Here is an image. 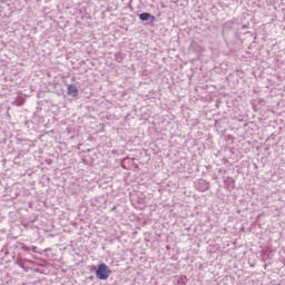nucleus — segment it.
Here are the masks:
<instances>
[{
  "label": "nucleus",
  "mask_w": 285,
  "mask_h": 285,
  "mask_svg": "<svg viewBox=\"0 0 285 285\" xmlns=\"http://www.w3.org/2000/svg\"><path fill=\"white\" fill-rule=\"evenodd\" d=\"M91 271H96V277L101 282H106V279H108V277L112 275V271L110 269V267H108V265H106V263H101L100 265H98V268L92 265Z\"/></svg>",
  "instance_id": "obj_1"
},
{
  "label": "nucleus",
  "mask_w": 285,
  "mask_h": 285,
  "mask_svg": "<svg viewBox=\"0 0 285 285\" xmlns=\"http://www.w3.org/2000/svg\"><path fill=\"white\" fill-rule=\"evenodd\" d=\"M195 188L199 193H206V190H208V188H210V183L206 181L205 179H198L195 183Z\"/></svg>",
  "instance_id": "obj_2"
},
{
  "label": "nucleus",
  "mask_w": 285,
  "mask_h": 285,
  "mask_svg": "<svg viewBox=\"0 0 285 285\" xmlns=\"http://www.w3.org/2000/svg\"><path fill=\"white\" fill-rule=\"evenodd\" d=\"M139 19L140 21H149V23H153L155 21V16L149 12H142L139 14Z\"/></svg>",
  "instance_id": "obj_3"
},
{
  "label": "nucleus",
  "mask_w": 285,
  "mask_h": 285,
  "mask_svg": "<svg viewBox=\"0 0 285 285\" xmlns=\"http://www.w3.org/2000/svg\"><path fill=\"white\" fill-rule=\"evenodd\" d=\"M67 95H70L71 97H78L79 89H77V85H69L67 88Z\"/></svg>",
  "instance_id": "obj_4"
},
{
  "label": "nucleus",
  "mask_w": 285,
  "mask_h": 285,
  "mask_svg": "<svg viewBox=\"0 0 285 285\" xmlns=\"http://www.w3.org/2000/svg\"><path fill=\"white\" fill-rule=\"evenodd\" d=\"M114 58H115V61H117V63H121V61H124L125 59L124 53L121 52H116Z\"/></svg>",
  "instance_id": "obj_5"
},
{
  "label": "nucleus",
  "mask_w": 285,
  "mask_h": 285,
  "mask_svg": "<svg viewBox=\"0 0 285 285\" xmlns=\"http://www.w3.org/2000/svg\"><path fill=\"white\" fill-rule=\"evenodd\" d=\"M22 250L28 252V250H30V247H28L26 244H22Z\"/></svg>",
  "instance_id": "obj_6"
},
{
  "label": "nucleus",
  "mask_w": 285,
  "mask_h": 285,
  "mask_svg": "<svg viewBox=\"0 0 285 285\" xmlns=\"http://www.w3.org/2000/svg\"><path fill=\"white\" fill-rule=\"evenodd\" d=\"M218 173H224V174H226V169L220 168V169H218Z\"/></svg>",
  "instance_id": "obj_7"
},
{
  "label": "nucleus",
  "mask_w": 285,
  "mask_h": 285,
  "mask_svg": "<svg viewBox=\"0 0 285 285\" xmlns=\"http://www.w3.org/2000/svg\"><path fill=\"white\" fill-rule=\"evenodd\" d=\"M88 279H89L90 282H92V279H95V277H94V276H89Z\"/></svg>",
  "instance_id": "obj_8"
},
{
  "label": "nucleus",
  "mask_w": 285,
  "mask_h": 285,
  "mask_svg": "<svg viewBox=\"0 0 285 285\" xmlns=\"http://www.w3.org/2000/svg\"><path fill=\"white\" fill-rule=\"evenodd\" d=\"M228 179H230V181H232L233 184H235V180H233V178H232V177H228Z\"/></svg>",
  "instance_id": "obj_9"
},
{
  "label": "nucleus",
  "mask_w": 285,
  "mask_h": 285,
  "mask_svg": "<svg viewBox=\"0 0 285 285\" xmlns=\"http://www.w3.org/2000/svg\"><path fill=\"white\" fill-rule=\"evenodd\" d=\"M33 253H37V247H32Z\"/></svg>",
  "instance_id": "obj_10"
},
{
  "label": "nucleus",
  "mask_w": 285,
  "mask_h": 285,
  "mask_svg": "<svg viewBox=\"0 0 285 285\" xmlns=\"http://www.w3.org/2000/svg\"><path fill=\"white\" fill-rule=\"evenodd\" d=\"M126 159H128V157L124 158L121 161H126Z\"/></svg>",
  "instance_id": "obj_11"
},
{
  "label": "nucleus",
  "mask_w": 285,
  "mask_h": 285,
  "mask_svg": "<svg viewBox=\"0 0 285 285\" xmlns=\"http://www.w3.org/2000/svg\"><path fill=\"white\" fill-rule=\"evenodd\" d=\"M122 168H125V170H126V167L122 165Z\"/></svg>",
  "instance_id": "obj_12"
}]
</instances>
